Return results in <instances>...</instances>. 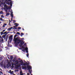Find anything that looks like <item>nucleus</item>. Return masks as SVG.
I'll return each instance as SVG.
<instances>
[{"label":"nucleus","instance_id":"52","mask_svg":"<svg viewBox=\"0 0 75 75\" xmlns=\"http://www.w3.org/2000/svg\"><path fill=\"white\" fill-rule=\"evenodd\" d=\"M5 48H8V47H5Z\"/></svg>","mask_w":75,"mask_h":75},{"label":"nucleus","instance_id":"15","mask_svg":"<svg viewBox=\"0 0 75 75\" xmlns=\"http://www.w3.org/2000/svg\"><path fill=\"white\" fill-rule=\"evenodd\" d=\"M25 63L26 65H27V66H28V65L29 64L27 62H25Z\"/></svg>","mask_w":75,"mask_h":75},{"label":"nucleus","instance_id":"56","mask_svg":"<svg viewBox=\"0 0 75 75\" xmlns=\"http://www.w3.org/2000/svg\"><path fill=\"white\" fill-rule=\"evenodd\" d=\"M22 48H23V49H24V47H23Z\"/></svg>","mask_w":75,"mask_h":75},{"label":"nucleus","instance_id":"31","mask_svg":"<svg viewBox=\"0 0 75 75\" xmlns=\"http://www.w3.org/2000/svg\"><path fill=\"white\" fill-rule=\"evenodd\" d=\"M11 70H9V73L10 74V73H11Z\"/></svg>","mask_w":75,"mask_h":75},{"label":"nucleus","instance_id":"38","mask_svg":"<svg viewBox=\"0 0 75 75\" xmlns=\"http://www.w3.org/2000/svg\"><path fill=\"white\" fill-rule=\"evenodd\" d=\"M2 27H3V28L5 27V25H4L2 26Z\"/></svg>","mask_w":75,"mask_h":75},{"label":"nucleus","instance_id":"64","mask_svg":"<svg viewBox=\"0 0 75 75\" xmlns=\"http://www.w3.org/2000/svg\"><path fill=\"white\" fill-rule=\"evenodd\" d=\"M1 74H0V75H1Z\"/></svg>","mask_w":75,"mask_h":75},{"label":"nucleus","instance_id":"47","mask_svg":"<svg viewBox=\"0 0 75 75\" xmlns=\"http://www.w3.org/2000/svg\"><path fill=\"white\" fill-rule=\"evenodd\" d=\"M11 14H13V12H11Z\"/></svg>","mask_w":75,"mask_h":75},{"label":"nucleus","instance_id":"45","mask_svg":"<svg viewBox=\"0 0 75 75\" xmlns=\"http://www.w3.org/2000/svg\"><path fill=\"white\" fill-rule=\"evenodd\" d=\"M26 45V43H25V44H24V45Z\"/></svg>","mask_w":75,"mask_h":75},{"label":"nucleus","instance_id":"6","mask_svg":"<svg viewBox=\"0 0 75 75\" xmlns=\"http://www.w3.org/2000/svg\"><path fill=\"white\" fill-rule=\"evenodd\" d=\"M9 40H13V35H11L9 37Z\"/></svg>","mask_w":75,"mask_h":75},{"label":"nucleus","instance_id":"7","mask_svg":"<svg viewBox=\"0 0 75 75\" xmlns=\"http://www.w3.org/2000/svg\"><path fill=\"white\" fill-rule=\"evenodd\" d=\"M20 64H19L18 65H17L16 67V68L18 69L19 68V67H20L21 66V65H20Z\"/></svg>","mask_w":75,"mask_h":75},{"label":"nucleus","instance_id":"17","mask_svg":"<svg viewBox=\"0 0 75 75\" xmlns=\"http://www.w3.org/2000/svg\"><path fill=\"white\" fill-rule=\"evenodd\" d=\"M13 58V57L12 56H11L10 58V59L11 60H12Z\"/></svg>","mask_w":75,"mask_h":75},{"label":"nucleus","instance_id":"48","mask_svg":"<svg viewBox=\"0 0 75 75\" xmlns=\"http://www.w3.org/2000/svg\"><path fill=\"white\" fill-rule=\"evenodd\" d=\"M10 40V42H11V40Z\"/></svg>","mask_w":75,"mask_h":75},{"label":"nucleus","instance_id":"43","mask_svg":"<svg viewBox=\"0 0 75 75\" xmlns=\"http://www.w3.org/2000/svg\"><path fill=\"white\" fill-rule=\"evenodd\" d=\"M27 75H29V73H27Z\"/></svg>","mask_w":75,"mask_h":75},{"label":"nucleus","instance_id":"41","mask_svg":"<svg viewBox=\"0 0 75 75\" xmlns=\"http://www.w3.org/2000/svg\"><path fill=\"white\" fill-rule=\"evenodd\" d=\"M20 75H23V73H22V74H21Z\"/></svg>","mask_w":75,"mask_h":75},{"label":"nucleus","instance_id":"54","mask_svg":"<svg viewBox=\"0 0 75 75\" xmlns=\"http://www.w3.org/2000/svg\"><path fill=\"white\" fill-rule=\"evenodd\" d=\"M13 21V19H11V21Z\"/></svg>","mask_w":75,"mask_h":75},{"label":"nucleus","instance_id":"2","mask_svg":"<svg viewBox=\"0 0 75 75\" xmlns=\"http://www.w3.org/2000/svg\"><path fill=\"white\" fill-rule=\"evenodd\" d=\"M14 59H15V58L13 59V62H15V64H18L19 62H20V64L21 65L22 64H23V62L22 60H21L20 62H18V60H16V61L15 60H14Z\"/></svg>","mask_w":75,"mask_h":75},{"label":"nucleus","instance_id":"40","mask_svg":"<svg viewBox=\"0 0 75 75\" xmlns=\"http://www.w3.org/2000/svg\"><path fill=\"white\" fill-rule=\"evenodd\" d=\"M21 40H22L23 39H24V38H21Z\"/></svg>","mask_w":75,"mask_h":75},{"label":"nucleus","instance_id":"26","mask_svg":"<svg viewBox=\"0 0 75 75\" xmlns=\"http://www.w3.org/2000/svg\"><path fill=\"white\" fill-rule=\"evenodd\" d=\"M7 33V31L5 32L4 33V34H6V33Z\"/></svg>","mask_w":75,"mask_h":75},{"label":"nucleus","instance_id":"61","mask_svg":"<svg viewBox=\"0 0 75 75\" xmlns=\"http://www.w3.org/2000/svg\"><path fill=\"white\" fill-rule=\"evenodd\" d=\"M31 75H33V74H31Z\"/></svg>","mask_w":75,"mask_h":75},{"label":"nucleus","instance_id":"53","mask_svg":"<svg viewBox=\"0 0 75 75\" xmlns=\"http://www.w3.org/2000/svg\"><path fill=\"white\" fill-rule=\"evenodd\" d=\"M13 17H12L11 19H13Z\"/></svg>","mask_w":75,"mask_h":75},{"label":"nucleus","instance_id":"18","mask_svg":"<svg viewBox=\"0 0 75 75\" xmlns=\"http://www.w3.org/2000/svg\"><path fill=\"white\" fill-rule=\"evenodd\" d=\"M24 35V33H21V36H23Z\"/></svg>","mask_w":75,"mask_h":75},{"label":"nucleus","instance_id":"49","mask_svg":"<svg viewBox=\"0 0 75 75\" xmlns=\"http://www.w3.org/2000/svg\"><path fill=\"white\" fill-rule=\"evenodd\" d=\"M0 38H2V37L1 35H0Z\"/></svg>","mask_w":75,"mask_h":75},{"label":"nucleus","instance_id":"58","mask_svg":"<svg viewBox=\"0 0 75 75\" xmlns=\"http://www.w3.org/2000/svg\"><path fill=\"white\" fill-rule=\"evenodd\" d=\"M13 66V65L12 64V66Z\"/></svg>","mask_w":75,"mask_h":75},{"label":"nucleus","instance_id":"50","mask_svg":"<svg viewBox=\"0 0 75 75\" xmlns=\"http://www.w3.org/2000/svg\"><path fill=\"white\" fill-rule=\"evenodd\" d=\"M6 13H7V10H6Z\"/></svg>","mask_w":75,"mask_h":75},{"label":"nucleus","instance_id":"60","mask_svg":"<svg viewBox=\"0 0 75 75\" xmlns=\"http://www.w3.org/2000/svg\"><path fill=\"white\" fill-rule=\"evenodd\" d=\"M23 51H25V50H23Z\"/></svg>","mask_w":75,"mask_h":75},{"label":"nucleus","instance_id":"28","mask_svg":"<svg viewBox=\"0 0 75 75\" xmlns=\"http://www.w3.org/2000/svg\"><path fill=\"white\" fill-rule=\"evenodd\" d=\"M13 23H14L16 22V21L15 20H13Z\"/></svg>","mask_w":75,"mask_h":75},{"label":"nucleus","instance_id":"4","mask_svg":"<svg viewBox=\"0 0 75 75\" xmlns=\"http://www.w3.org/2000/svg\"><path fill=\"white\" fill-rule=\"evenodd\" d=\"M18 23H15L14 25H16L15 26H13V28L14 29H17V28H16V27H17L18 25H19V24H17Z\"/></svg>","mask_w":75,"mask_h":75},{"label":"nucleus","instance_id":"22","mask_svg":"<svg viewBox=\"0 0 75 75\" xmlns=\"http://www.w3.org/2000/svg\"><path fill=\"white\" fill-rule=\"evenodd\" d=\"M1 17L2 18H4V16H3V15H2L1 16Z\"/></svg>","mask_w":75,"mask_h":75},{"label":"nucleus","instance_id":"5","mask_svg":"<svg viewBox=\"0 0 75 75\" xmlns=\"http://www.w3.org/2000/svg\"><path fill=\"white\" fill-rule=\"evenodd\" d=\"M27 68L28 69L29 72H30L31 71L30 69H32L31 67L30 66H27Z\"/></svg>","mask_w":75,"mask_h":75},{"label":"nucleus","instance_id":"23","mask_svg":"<svg viewBox=\"0 0 75 75\" xmlns=\"http://www.w3.org/2000/svg\"><path fill=\"white\" fill-rule=\"evenodd\" d=\"M16 34H18V35H20V33L18 32L16 33Z\"/></svg>","mask_w":75,"mask_h":75},{"label":"nucleus","instance_id":"33","mask_svg":"<svg viewBox=\"0 0 75 75\" xmlns=\"http://www.w3.org/2000/svg\"><path fill=\"white\" fill-rule=\"evenodd\" d=\"M22 71H21V72H20V74H22Z\"/></svg>","mask_w":75,"mask_h":75},{"label":"nucleus","instance_id":"24","mask_svg":"<svg viewBox=\"0 0 75 75\" xmlns=\"http://www.w3.org/2000/svg\"><path fill=\"white\" fill-rule=\"evenodd\" d=\"M11 16L12 17V18L13 17V14H11Z\"/></svg>","mask_w":75,"mask_h":75},{"label":"nucleus","instance_id":"21","mask_svg":"<svg viewBox=\"0 0 75 75\" xmlns=\"http://www.w3.org/2000/svg\"><path fill=\"white\" fill-rule=\"evenodd\" d=\"M25 50L26 51L28 50V48L27 47H26L25 49Z\"/></svg>","mask_w":75,"mask_h":75},{"label":"nucleus","instance_id":"42","mask_svg":"<svg viewBox=\"0 0 75 75\" xmlns=\"http://www.w3.org/2000/svg\"><path fill=\"white\" fill-rule=\"evenodd\" d=\"M11 22V21L10 20H9V23H10Z\"/></svg>","mask_w":75,"mask_h":75},{"label":"nucleus","instance_id":"37","mask_svg":"<svg viewBox=\"0 0 75 75\" xmlns=\"http://www.w3.org/2000/svg\"><path fill=\"white\" fill-rule=\"evenodd\" d=\"M26 52L27 53H28V50H26Z\"/></svg>","mask_w":75,"mask_h":75},{"label":"nucleus","instance_id":"32","mask_svg":"<svg viewBox=\"0 0 75 75\" xmlns=\"http://www.w3.org/2000/svg\"><path fill=\"white\" fill-rule=\"evenodd\" d=\"M8 38V37H7V38H6V41L7 40Z\"/></svg>","mask_w":75,"mask_h":75},{"label":"nucleus","instance_id":"44","mask_svg":"<svg viewBox=\"0 0 75 75\" xmlns=\"http://www.w3.org/2000/svg\"><path fill=\"white\" fill-rule=\"evenodd\" d=\"M8 47H9V44H8V45H7Z\"/></svg>","mask_w":75,"mask_h":75},{"label":"nucleus","instance_id":"46","mask_svg":"<svg viewBox=\"0 0 75 75\" xmlns=\"http://www.w3.org/2000/svg\"><path fill=\"white\" fill-rule=\"evenodd\" d=\"M22 30H24V28H23V29H22Z\"/></svg>","mask_w":75,"mask_h":75},{"label":"nucleus","instance_id":"19","mask_svg":"<svg viewBox=\"0 0 75 75\" xmlns=\"http://www.w3.org/2000/svg\"><path fill=\"white\" fill-rule=\"evenodd\" d=\"M0 13H1V14H4V13H3V11H1V12H0Z\"/></svg>","mask_w":75,"mask_h":75},{"label":"nucleus","instance_id":"39","mask_svg":"<svg viewBox=\"0 0 75 75\" xmlns=\"http://www.w3.org/2000/svg\"><path fill=\"white\" fill-rule=\"evenodd\" d=\"M31 71L29 72H30V74H31Z\"/></svg>","mask_w":75,"mask_h":75},{"label":"nucleus","instance_id":"36","mask_svg":"<svg viewBox=\"0 0 75 75\" xmlns=\"http://www.w3.org/2000/svg\"><path fill=\"white\" fill-rule=\"evenodd\" d=\"M0 73L3 74V72H2L1 71L0 72Z\"/></svg>","mask_w":75,"mask_h":75},{"label":"nucleus","instance_id":"16","mask_svg":"<svg viewBox=\"0 0 75 75\" xmlns=\"http://www.w3.org/2000/svg\"><path fill=\"white\" fill-rule=\"evenodd\" d=\"M14 71H12L10 73V74H11L12 75L13 74Z\"/></svg>","mask_w":75,"mask_h":75},{"label":"nucleus","instance_id":"34","mask_svg":"<svg viewBox=\"0 0 75 75\" xmlns=\"http://www.w3.org/2000/svg\"><path fill=\"white\" fill-rule=\"evenodd\" d=\"M5 31V30H2L3 32H4V31Z\"/></svg>","mask_w":75,"mask_h":75},{"label":"nucleus","instance_id":"57","mask_svg":"<svg viewBox=\"0 0 75 75\" xmlns=\"http://www.w3.org/2000/svg\"><path fill=\"white\" fill-rule=\"evenodd\" d=\"M9 25H10V23H9Z\"/></svg>","mask_w":75,"mask_h":75},{"label":"nucleus","instance_id":"35","mask_svg":"<svg viewBox=\"0 0 75 75\" xmlns=\"http://www.w3.org/2000/svg\"><path fill=\"white\" fill-rule=\"evenodd\" d=\"M4 25H6L7 24L6 23H4Z\"/></svg>","mask_w":75,"mask_h":75},{"label":"nucleus","instance_id":"13","mask_svg":"<svg viewBox=\"0 0 75 75\" xmlns=\"http://www.w3.org/2000/svg\"><path fill=\"white\" fill-rule=\"evenodd\" d=\"M11 1V0H5V1L6 2H10V1Z\"/></svg>","mask_w":75,"mask_h":75},{"label":"nucleus","instance_id":"63","mask_svg":"<svg viewBox=\"0 0 75 75\" xmlns=\"http://www.w3.org/2000/svg\"><path fill=\"white\" fill-rule=\"evenodd\" d=\"M8 58L9 59V57H8Z\"/></svg>","mask_w":75,"mask_h":75},{"label":"nucleus","instance_id":"10","mask_svg":"<svg viewBox=\"0 0 75 75\" xmlns=\"http://www.w3.org/2000/svg\"><path fill=\"white\" fill-rule=\"evenodd\" d=\"M8 5H10L11 6H12V2L11 1L10 2H8Z\"/></svg>","mask_w":75,"mask_h":75},{"label":"nucleus","instance_id":"27","mask_svg":"<svg viewBox=\"0 0 75 75\" xmlns=\"http://www.w3.org/2000/svg\"><path fill=\"white\" fill-rule=\"evenodd\" d=\"M21 28L20 27H18V29L19 30H20V29H21Z\"/></svg>","mask_w":75,"mask_h":75},{"label":"nucleus","instance_id":"1","mask_svg":"<svg viewBox=\"0 0 75 75\" xmlns=\"http://www.w3.org/2000/svg\"><path fill=\"white\" fill-rule=\"evenodd\" d=\"M18 36V35L17 34H16L14 35L13 38V41L15 44V46H18V44L20 43V44L19 45V46L20 47H23L22 46L24 43L23 42V41L19 38V37H17Z\"/></svg>","mask_w":75,"mask_h":75},{"label":"nucleus","instance_id":"25","mask_svg":"<svg viewBox=\"0 0 75 75\" xmlns=\"http://www.w3.org/2000/svg\"><path fill=\"white\" fill-rule=\"evenodd\" d=\"M11 30V29L10 28H8V30H9V31H10Z\"/></svg>","mask_w":75,"mask_h":75},{"label":"nucleus","instance_id":"62","mask_svg":"<svg viewBox=\"0 0 75 75\" xmlns=\"http://www.w3.org/2000/svg\"><path fill=\"white\" fill-rule=\"evenodd\" d=\"M13 75H15V74H13Z\"/></svg>","mask_w":75,"mask_h":75},{"label":"nucleus","instance_id":"9","mask_svg":"<svg viewBox=\"0 0 75 75\" xmlns=\"http://www.w3.org/2000/svg\"><path fill=\"white\" fill-rule=\"evenodd\" d=\"M27 68L25 66H22V69H24L25 70Z\"/></svg>","mask_w":75,"mask_h":75},{"label":"nucleus","instance_id":"8","mask_svg":"<svg viewBox=\"0 0 75 75\" xmlns=\"http://www.w3.org/2000/svg\"><path fill=\"white\" fill-rule=\"evenodd\" d=\"M7 34H8V33H6V34H5V35H3L2 36V38H5V37H6V35Z\"/></svg>","mask_w":75,"mask_h":75},{"label":"nucleus","instance_id":"51","mask_svg":"<svg viewBox=\"0 0 75 75\" xmlns=\"http://www.w3.org/2000/svg\"><path fill=\"white\" fill-rule=\"evenodd\" d=\"M1 21H0V24H1Z\"/></svg>","mask_w":75,"mask_h":75},{"label":"nucleus","instance_id":"30","mask_svg":"<svg viewBox=\"0 0 75 75\" xmlns=\"http://www.w3.org/2000/svg\"><path fill=\"white\" fill-rule=\"evenodd\" d=\"M11 30L12 29H14V28L12 27H11V28H10Z\"/></svg>","mask_w":75,"mask_h":75},{"label":"nucleus","instance_id":"14","mask_svg":"<svg viewBox=\"0 0 75 75\" xmlns=\"http://www.w3.org/2000/svg\"><path fill=\"white\" fill-rule=\"evenodd\" d=\"M0 20L1 21H4V20L2 18H0Z\"/></svg>","mask_w":75,"mask_h":75},{"label":"nucleus","instance_id":"20","mask_svg":"<svg viewBox=\"0 0 75 75\" xmlns=\"http://www.w3.org/2000/svg\"><path fill=\"white\" fill-rule=\"evenodd\" d=\"M3 34H4V33H3V32H1V35H3Z\"/></svg>","mask_w":75,"mask_h":75},{"label":"nucleus","instance_id":"12","mask_svg":"<svg viewBox=\"0 0 75 75\" xmlns=\"http://www.w3.org/2000/svg\"><path fill=\"white\" fill-rule=\"evenodd\" d=\"M26 65V64L25 63H24V62H23V64H21V66H25Z\"/></svg>","mask_w":75,"mask_h":75},{"label":"nucleus","instance_id":"29","mask_svg":"<svg viewBox=\"0 0 75 75\" xmlns=\"http://www.w3.org/2000/svg\"><path fill=\"white\" fill-rule=\"evenodd\" d=\"M26 56H27V57H28V56H29V54L28 53H27V54H26Z\"/></svg>","mask_w":75,"mask_h":75},{"label":"nucleus","instance_id":"59","mask_svg":"<svg viewBox=\"0 0 75 75\" xmlns=\"http://www.w3.org/2000/svg\"><path fill=\"white\" fill-rule=\"evenodd\" d=\"M1 12H0V15H1Z\"/></svg>","mask_w":75,"mask_h":75},{"label":"nucleus","instance_id":"3","mask_svg":"<svg viewBox=\"0 0 75 75\" xmlns=\"http://www.w3.org/2000/svg\"><path fill=\"white\" fill-rule=\"evenodd\" d=\"M4 7L5 8H6V9H7V10L10 9H11L10 7H9L8 6H7V5L6 4H5L4 5Z\"/></svg>","mask_w":75,"mask_h":75},{"label":"nucleus","instance_id":"11","mask_svg":"<svg viewBox=\"0 0 75 75\" xmlns=\"http://www.w3.org/2000/svg\"><path fill=\"white\" fill-rule=\"evenodd\" d=\"M6 16H8L10 14V13H6Z\"/></svg>","mask_w":75,"mask_h":75},{"label":"nucleus","instance_id":"55","mask_svg":"<svg viewBox=\"0 0 75 75\" xmlns=\"http://www.w3.org/2000/svg\"><path fill=\"white\" fill-rule=\"evenodd\" d=\"M1 69V70H2V69Z\"/></svg>","mask_w":75,"mask_h":75}]
</instances>
